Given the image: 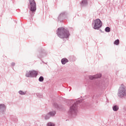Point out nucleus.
<instances>
[{"label":"nucleus","mask_w":126,"mask_h":126,"mask_svg":"<svg viewBox=\"0 0 126 126\" xmlns=\"http://www.w3.org/2000/svg\"><path fill=\"white\" fill-rule=\"evenodd\" d=\"M57 34L58 37L62 39H64V38L67 39L69 38V36L70 35L68 30L65 27H61L58 28L57 31Z\"/></svg>","instance_id":"nucleus-1"},{"label":"nucleus","mask_w":126,"mask_h":126,"mask_svg":"<svg viewBox=\"0 0 126 126\" xmlns=\"http://www.w3.org/2000/svg\"><path fill=\"white\" fill-rule=\"evenodd\" d=\"M69 103L73 104L70 106L68 114L71 116H76L78 112L77 107L78 106V103H80V100H78L75 102L73 100H69Z\"/></svg>","instance_id":"nucleus-2"},{"label":"nucleus","mask_w":126,"mask_h":126,"mask_svg":"<svg viewBox=\"0 0 126 126\" xmlns=\"http://www.w3.org/2000/svg\"><path fill=\"white\" fill-rule=\"evenodd\" d=\"M29 1L30 10V13L31 15L32 16L35 14V12H36V10H37L36 2H35V0H29Z\"/></svg>","instance_id":"nucleus-3"},{"label":"nucleus","mask_w":126,"mask_h":126,"mask_svg":"<svg viewBox=\"0 0 126 126\" xmlns=\"http://www.w3.org/2000/svg\"><path fill=\"white\" fill-rule=\"evenodd\" d=\"M118 96L122 99L126 98V87L123 84L121 85L118 90Z\"/></svg>","instance_id":"nucleus-4"},{"label":"nucleus","mask_w":126,"mask_h":126,"mask_svg":"<svg viewBox=\"0 0 126 126\" xmlns=\"http://www.w3.org/2000/svg\"><path fill=\"white\" fill-rule=\"evenodd\" d=\"M94 29L98 30L102 27V22L99 19L94 20L92 23Z\"/></svg>","instance_id":"nucleus-5"},{"label":"nucleus","mask_w":126,"mask_h":126,"mask_svg":"<svg viewBox=\"0 0 126 126\" xmlns=\"http://www.w3.org/2000/svg\"><path fill=\"white\" fill-rule=\"evenodd\" d=\"M25 75L26 77H37L38 72L35 70L27 71Z\"/></svg>","instance_id":"nucleus-6"},{"label":"nucleus","mask_w":126,"mask_h":126,"mask_svg":"<svg viewBox=\"0 0 126 126\" xmlns=\"http://www.w3.org/2000/svg\"><path fill=\"white\" fill-rule=\"evenodd\" d=\"M58 21L60 22H63V20L66 19V13L65 12H63L59 15L58 18Z\"/></svg>","instance_id":"nucleus-7"},{"label":"nucleus","mask_w":126,"mask_h":126,"mask_svg":"<svg viewBox=\"0 0 126 126\" xmlns=\"http://www.w3.org/2000/svg\"><path fill=\"white\" fill-rule=\"evenodd\" d=\"M102 76L101 74H97L96 75H93V76H89V78L91 80H93V79H96V78H100Z\"/></svg>","instance_id":"nucleus-8"},{"label":"nucleus","mask_w":126,"mask_h":126,"mask_svg":"<svg viewBox=\"0 0 126 126\" xmlns=\"http://www.w3.org/2000/svg\"><path fill=\"white\" fill-rule=\"evenodd\" d=\"M6 110V106L4 104H0V112L3 114Z\"/></svg>","instance_id":"nucleus-9"},{"label":"nucleus","mask_w":126,"mask_h":126,"mask_svg":"<svg viewBox=\"0 0 126 126\" xmlns=\"http://www.w3.org/2000/svg\"><path fill=\"white\" fill-rule=\"evenodd\" d=\"M46 55H47V54L45 52V50H42L41 51V52L38 53L37 57H38V58H39V59H42V58H43V57L46 56Z\"/></svg>","instance_id":"nucleus-10"},{"label":"nucleus","mask_w":126,"mask_h":126,"mask_svg":"<svg viewBox=\"0 0 126 126\" xmlns=\"http://www.w3.org/2000/svg\"><path fill=\"white\" fill-rule=\"evenodd\" d=\"M108 85V79H107L105 81L103 82L101 85H99V87H101L102 88H105L107 87Z\"/></svg>","instance_id":"nucleus-11"},{"label":"nucleus","mask_w":126,"mask_h":126,"mask_svg":"<svg viewBox=\"0 0 126 126\" xmlns=\"http://www.w3.org/2000/svg\"><path fill=\"white\" fill-rule=\"evenodd\" d=\"M61 62L62 64H65L66 63H68V60H67L66 58H63L62 59Z\"/></svg>","instance_id":"nucleus-12"},{"label":"nucleus","mask_w":126,"mask_h":126,"mask_svg":"<svg viewBox=\"0 0 126 126\" xmlns=\"http://www.w3.org/2000/svg\"><path fill=\"white\" fill-rule=\"evenodd\" d=\"M112 109H113V110L114 112H117V111L119 110V106H118V105H114L112 107Z\"/></svg>","instance_id":"nucleus-13"},{"label":"nucleus","mask_w":126,"mask_h":126,"mask_svg":"<svg viewBox=\"0 0 126 126\" xmlns=\"http://www.w3.org/2000/svg\"><path fill=\"white\" fill-rule=\"evenodd\" d=\"M18 93L20 95H26V93H27V91L23 92V91L20 90L18 92Z\"/></svg>","instance_id":"nucleus-14"},{"label":"nucleus","mask_w":126,"mask_h":126,"mask_svg":"<svg viewBox=\"0 0 126 126\" xmlns=\"http://www.w3.org/2000/svg\"><path fill=\"white\" fill-rule=\"evenodd\" d=\"M81 4L83 6H85V5H86V4H87V0H83L81 2Z\"/></svg>","instance_id":"nucleus-15"},{"label":"nucleus","mask_w":126,"mask_h":126,"mask_svg":"<svg viewBox=\"0 0 126 126\" xmlns=\"http://www.w3.org/2000/svg\"><path fill=\"white\" fill-rule=\"evenodd\" d=\"M49 115H50V117H54L56 115V111H50L49 113Z\"/></svg>","instance_id":"nucleus-16"},{"label":"nucleus","mask_w":126,"mask_h":126,"mask_svg":"<svg viewBox=\"0 0 126 126\" xmlns=\"http://www.w3.org/2000/svg\"><path fill=\"white\" fill-rule=\"evenodd\" d=\"M105 32H107V33H109V32H110L111 31V28H110V27H107L105 29Z\"/></svg>","instance_id":"nucleus-17"},{"label":"nucleus","mask_w":126,"mask_h":126,"mask_svg":"<svg viewBox=\"0 0 126 126\" xmlns=\"http://www.w3.org/2000/svg\"><path fill=\"white\" fill-rule=\"evenodd\" d=\"M50 118H51V116H50L49 113H48L47 114H46L45 115V116L44 117V118L45 120H49V119H50Z\"/></svg>","instance_id":"nucleus-18"},{"label":"nucleus","mask_w":126,"mask_h":126,"mask_svg":"<svg viewBox=\"0 0 126 126\" xmlns=\"http://www.w3.org/2000/svg\"><path fill=\"white\" fill-rule=\"evenodd\" d=\"M38 81L39 82H43L44 81V77L42 76H40L38 79Z\"/></svg>","instance_id":"nucleus-19"},{"label":"nucleus","mask_w":126,"mask_h":126,"mask_svg":"<svg viewBox=\"0 0 126 126\" xmlns=\"http://www.w3.org/2000/svg\"><path fill=\"white\" fill-rule=\"evenodd\" d=\"M114 45H119L120 44V40L117 39L114 42Z\"/></svg>","instance_id":"nucleus-20"},{"label":"nucleus","mask_w":126,"mask_h":126,"mask_svg":"<svg viewBox=\"0 0 126 126\" xmlns=\"http://www.w3.org/2000/svg\"><path fill=\"white\" fill-rule=\"evenodd\" d=\"M47 126H55V124L50 122L47 124Z\"/></svg>","instance_id":"nucleus-21"},{"label":"nucleus","mask_w":126,"mask_h":126,"mask_svg":"<svg viewBox=\"0 0 126 126\" xmlns=\"http://www.w3.org/2000/svg\"><path fill=\"white\" fill-rule=\"evenodd\" d=\"M54 106L55 107V108H59V105H58L57 103H54Z\"/></svg>","instance_id":"nucleus-22"},{"label":"nucleus","mask_w":126,"mask_h":126,"mask_svg":"<svg viewBox=\"0 0 126 126\" xmlns=\"http://www.w3.org/2000/svg\"><path fill=\"white\" fill-rule=\"evenodd\" d=\"M37 95L38 96V97H39V98H42V97H43V95L40 94H37Z\"/></svg>","instance_id":"nucleus-23"},{"label":"nucleus","mask_w":126,"mask_h":126,"mask_svg":"<svg viewBox=\"0 0 126 126\" xmlns=\"http://www.w3.org/2000/svg\"><path fill=\"white\" fill-rule=\"evenodd\" d=\"M11 65L12 66H14V65H15V63H11Z\"/></svg>","instance_id":"nucleus-24"}]
</instances>
